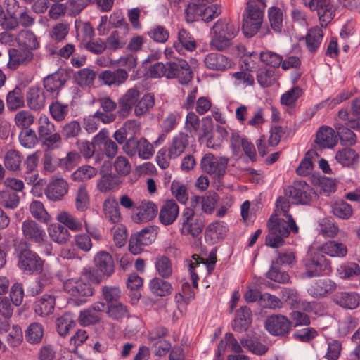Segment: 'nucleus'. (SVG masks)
Returning <instances> with one entry per match:
<instances>
[{"label":"nucleus","instance_id":"60","mask_svg":"<svg viewBox=\"0 0 360 360\" xmlns=\"http://www.w3.org/2000/svg\"><path fill=\"white\" fill-rule=\"evenodd\" d=\"M37 131L40 139L46 137L55 131V126L46 115H41L38 120Z\"/></svg>","mask_w":360,"mask_h":360},{"label":"nucleus","instance_id":"59","mask_svg":"<svg viewBox=\"0 0 360 360\" xmlns=\"http://www.w3.org/2000/svg\"><path fill=\"white\" fill-rule=\"evenodd\" d=\"M332 211L334 215L342 219H349L352 214V206L344 200H339L332 205Z\"/></svg>","mask_w":360,"mask_h":360},{"label":"nucleus","instance_id":"58","mask_svg":"<svg viewBox=\"0 0 360 360\" xmlns=\"http://www.w3.org/2000/svg\"><path fill=\"white\" fill-rule=\"evenodd\" d=\"M30 211L34 218L41 222L47 223L50 220L49 214L40 201H32L30 205Z\"/></svg>","mask_w":360,"mask_h":360},{"label":"nucleus","instance_id":"10","mask_svg":"<svg viewBox=\"0 0 360 360\" xmlns=\"http://www.w3.org/2000/svg\"><path fill=\"white\" fill-rule=\"evenodd\" d=\"M18 266L26 274H39L42 271V262L36 253L26 249L19 255Z\"/></svg>","mask_w":360,"mask_h":360},{"label":"nucleus","instance_id":"33","mask_svg":"<svg viewBox=\"0 0 360 360\" xmlns=\"http://www.w3.org/2000/svg\"><path fill=\"white\" fill-rule=\"evenodd\" d=\"M323 38V32L321 27L314 26L310 28L305 37V44L307 51L314 54L319 49Z\"/></svg>","mask_w":360,"mask_h":360},{"label":"nucleus","instance_id":"1","mask_svg":"<svg viewBox=\"0 0 360 360\" xmlns=\"http://www.w3.org/2000/svg\"><path fill=\"white\" fill-rule=\"evenodd\" d=\"M289 196H281L276 202V211L283 214L286 220L280 218L271 217L267 223L269 233L266 236V245L271 248H278L284 244V238H287L290 231L298 232V226L291 214H288L290 207L288 199Z\"/></svg>","mask_w":360,"mask_h":360},{"label":"nucleus","instance_id":"55","mask_svg":"<svg viewBox=\"0 0 360 360\" xmlns=\"http://www.w3.org/2000/svg\"><path fill=\"white\" fill-rule=\"evenodd\" d=\"M21 146L25 148H32L38 143V138L36 132L31 129L22 130L18 136Z\"/></svg>","mask_w":360,"mask_h":360},{"label":"nucleus","instance_id":"49","mask_svg":"<svg viewBox=\"0 0 360 360\" xmlns=\"http://www.w3.org/2000/svg\"><path fill=\"white\" fill-rule=\"evenodd\" d=\"M95 78L96 72L89 68L81 69L75 75V81L81 87L91 86L93 85Z\"/></svg>","mask_w":360,"mask_h":360},{"label":"nucleus","instance_id":"9","mask_svg":"<svg viewBox=\"0 0 360 360\" xmlns=\"http://www.w3.org/2000/svg\"><path fill=\"white\" fill-rule=\"evenodd\" d=\"M220 13L221 9L217 4L202 6L196 4H189L185 11L188 22L194 21L197 16H200L203 20L209 22L217 17Z\"/></svg>","mask_w":360,"mask_h":360},{"label":"nucleus","instance_id":"6","mask_svg":"<svg viewBox=\"0 0 360 360\" xmlns=\"http://www.w3.org/2000/svg\"><path fill=\"white\" fill-rule=\"evenodd\" d=\"M229 161V158L215 156L212 153H209L202 158L200 167L205 173H207L213 179H220L226 172Z\"/></svg>","mask_w":360,"mask_h":360},{"label":"nucleus","instance_id":"32","mask_svg":"<svg viewBox=\"0 0 360 360\" xmlns=\"http://www.w3.org/2000/svg\"><path fill=\"white\" fill-rule=\"evenodd\" d=\"M65 81L66 75L61 71H57L44 79V87L47 92L57 95Z\"/></svg>","mask_w":360,"mask_h":360},{"label":"nucleus","instance_id":"21","mask_svg":"<svg viewBox=\"0 0 360 360\" xmlns=\"http://www.w3.org/2000/svg\"><path fill=\"white\" fill-rule=\"evenodd\" d=\"M204 63L210 70L223 72L231 67V60L219 53H210L204 58Z\"/></svg>","mask_w":360,"mask_h":360},{"label":"nucleus","instance_id":"42","mask_svg":"<svg viewBox=\"0 0 360 360\" xmlns=\"http://www.w3.org/2000/svg\"><path fill=\"white\" fill-rule=\"evenodd\" d=\"M254 53L255 56L252 57V61L254 59L259 58L264 65L272 68H278L283 62L282 56L271 51L266 50L261 51L259 54Z\"/></svg>","mask_w":360,"mask_h":360},{"label":"nucleus","instance_id":"18","mask_svg":"<svg viewBox=\"0 0 360 360\" xmlns=\"http://www.w3.org/2000/svg\"><path fill=\"white\" fill-rule=\"evenodd\" d=\"M158 213V207L150 201H142L136 208V213L132 216L136 224L146 223L153 219Z\"/></svg>","mask_w":360,"mask_h":360},{"label":"nucleus","instance_id":"27","mask_svg":"<svg viewBox=\"0 0 360 360\" xmlns=\"http://www.w3.org/2000/svg\"><path fill=\"white\" fill-rule=\"evenodd\" d=\"M128 78V72L122 68H118L115 71L105 70L98 75V79L105 85L120 86L125 82Z\"/></svg>","mask_w":360,"mask_h":360},{"label":"nucleus","instance_id":"57","mask_svg":"<svg viewBox=\"0 0 360 360\" xmlns=\"http://www.w3.org/2000/svg\"><path fill=\"white\" fill-rule=\"evenodd\" d=\"M56 219L72 231H77L82 229V222L68 212H61L58 213Z\"/></svg>","mask_w":360,"mask_h":360},{"label":"nucleus","instance_id":"45","mask_svg":"<svg viewBox=\"0 0 360 360\" xmlns=\"http://www.w3.org/2000/svg\"><path fill=\"white\" fill-rule=\"evenodd\" d=\"M155 105L154 96L151 94H145L140 100L138 99L134 108V114L137 117L147 115Z\"/></svg>","mask_w":360,"mask_h":360},{"label":"nucleus","instance_id":"19","mask_svg":"<svg viewBox=\"0 0 360 360\" xmlns=\"http://www.w3.org/2000/svg\"><path fill=\"white\" fill-rule=\"evenodd\" d=\"M9 60L7 63L10 69H16L20 65H27L33 58V53L31 51L25 48L11 49L8 51Z\"/></svg>","mask_w":360,"mask_h":360},{"label":"nucleus","instance_id":"48","mask_svg":"<svg viewBox=\"0 0 360 360\" xmlns=\"http://www.w3.org/2000/svg\"><path fill=\"white\" fill-rule=\"evenodd\" d=\"M44 336V327L37 322L32 323L25 330L26 340L31 344L39 343Z\"/></svg>","mask_w":360,"mask_h":360},{"label":"nucleus","instance_id":"62","mask_svg":"<svg viewBox=\"0 0 360 360\" xmlns=\"http://www.w3.org/2000/svg\"><path fill=\"white\" fill-rule=\"evenodd\" d=\"M159 228L157 226H148L137 233V237L146 246L150 245L156 238Z\"/></svg>","mask_w":360,"mask_h":360},{"label":"nucleus","instance_id":"52","mask_svg":"<svg viewBox=\"0 0 360 360\" xmlns=\"http://www.w3.org/2000/svg\"><path fill=\"white\" fill-rule=\"evenodd\" d=\"M268 15L271 28L275 32H281L283 27V11L278 7L272 6L268 10Z\"/></svg>","mask_w":360,"mask_h":360},{"label":"nucleus","instance_id":"46","mask_svg":"<svg viewBox=\"0 0 360 360\" xmlns=\"http://www.w3.org/2000/svg\"><path fill=\"white\" fill-rule=\"evenodd\" d=\"M18 44L27 50L36 49L39 46L38 40L34 34L30 30H22L17 37Z\"/></svg>","mask_w":360,"mask_h":360},{"label":"nucleus","instance_id":"51","mask_svg":"<svg viewBox=\"0 0 360 360\" xmlns=\"http://www.w3.org/2000/svg\"><path fill=\"white\" fill-rule=\"evenodd\" d=\"M338 276L343 279H351L360 274V266L354 262L343 263L337 269Z\"/></svg>","mask_w":360,"mask_h":360},{"label":"nucleus","instance_id":"64","mask_svg":"<svg viewBox=\"0 0 360 360\" xmlns=\"http://www.w3.org/2000/svg\"><path fill=\"white\" fill-rule=\"evenodd\" d=\"M7 104L11 110H15L24 105V96L20 88L16 87L8 94Z\"/></svg>","mask_w":360,"mask_h":360},{"label":"nucleus","instance_id":"25","mask_svg":"<svg viewBox=\"0 0 360 360\" xmlns=\"http://www.w3.org/2000/svg\"><path fill=\"white\" fill-rule=\"evenodd\" d=\"M188 134L179 132L173 136L168 148V156L171 159H176L188 146Z\"/></svg>","mask_w":360,"mask_h":360},{"label":"nucleus","instance_id":"20","mask_svg":"<svg viewBox=\"0 0 360 360\" xmlns=\"http://www.w3.org/2000/svg\"><path fill=\"white\" fill-rule=\"evenodd\" d=\"M255 56L254 53L249 55L248 58H244L243 63L245 68V71L236 72L232 74V77L235 79V84L236 86H253L255 84L254 77L250 74L253 71L255 66L251 64L252 57Z\"/></svg>","mask_w":360,"mask_h":360},{"label":"nucleus","instance_id":"2","mask_svg":"<svg viewBox=\"0 0 360 360\" xmlns=\"http://www.w3.org/2000/svg\"><path fill=\"white\" fill-rule=\"evenodd\" d=\"M115 272V263L112 257L105 251L98 252L94 259V267L86 271L89 279L99 284L110 277Z\"/></svg>","mask_w":360,"mask_h":360},{"label":"nucleus","instance_id":"11","mask_svg":"<svg viewBox=\"0 0 360 360\" xmlns=\"http://www.w3.org/2000/svg\"><path fill=\"white\" fill-rule=\"evenodd\" d=\"M291 321L283 315L276 314L269 316L264 323L266 330L273 335L283 336L291 328Z\"/></svg>","mask_w":360,"mask_h":360},{"label":"nucleus","instance_id":"4","mask_svg":"<svg viewBox=\"0 0 360 360\" xmlns=\"http://www.w3.org/2000/svg\"><path fill=\"white\" fill-rule=\"evenodd\" d=\"M179 225V231L182 236H191L195 238L198 237L203 231L205 218L193 209L186 207L182 212Z\"/></svg>","mask_w":360,"mask_h":360},{"label":"nucleus","instance_id":"34","mask_svg":"<svg viewBox=\"0 0 360 360\" xmlns=\"http://www.w3.org/2000/svg\"><path fill=\"white\" fill-rule=\"evenodd\" d=\"M335 160L342 167L355 168L359 162V155L355 150L345 148L336 153Z\"/></svg>","mask_w":360,"mask_h":360},{"label":"nucleus","instance_id":"56","mask_svg":"<svg viewBox=\"0 0 360 360\" xmlns=\"http://www.w3.org/2000/svg\"><path fill=\"white\" fill-rule=\"evenodd\" d=\"M155 266L162 278H169L172 274V265L169 259L165 256L157 257Z\"/></svg>","mask_w":360,"mask_h":360},{"label":"nucleus","instance_id":"29","mask_svg":"<svg viewBox=\"0 0 360 360\" xmlns=\"http://www.w3.org/2000/svg\"><path fill=\"white\" fill-rule=\"evenodd\" d=\"M56 297L52 294H44L34 303V312L40 316L51 314L55 307Z\"/></svg>","mask_w":360,"mask_h":360},{"label":"nucleus","instance_id":"53","mask_svg":"<svg viewBox=\"0 0 360 360\" xmlns=\"http://www.w3.org/2000/svg\"><path fill=\"white\" fill-rule=\"evenodd\" d=\"M22 162V157L20 153L15 150H9L4 156L5 167L12 171L20 169Z\"/></svg>","mask_w":360,"mask_h":360},{"label":"nucleus","instance_id":"8","mask_svg":"<svg viewBox=\"0 0 360 360\" xmlns=\"http://www.w3.org/2000/svg\"><path fill=\"white\" fill-rule=\"evenodd\" d=\"M193 77V72L188 62L176 59L167 62V79H177L181 84H187Z\"/></svg>","mask_w":360,"mask_h":360},{"label":"nucleus","instance_id":"23","mask_svg":"<svg viewBox=\"0 0 360 360\" xmlns=\"http://www.w3.org/2000/svg\"><path fill=\"white\" fill-rule=\"evenodd\" d=\"M200 121L198 116L194 112L191 111L188 112L185 120V130L191 134V136H195L197 134H199L200 138L207 136L210 127L208 128L204 126L200 129Z\"/></svg>","mask_w":360,"mask_h":360},{"label":"nucleus","instance_id":"50","mask_svg":"<svg viewBox=\"0 0 360 360\" xmlns=\"http://www.w3.org/2000/svg\"><path fill=\"white\" fill-rule=\"evenodd\" d=\"M315 11H317L321 27H326L335 16V8L330 1Z\"/></svg>","mask_w":360,"mask_h":360},{"label":"nucleus","instance_id":"12","mask_svg":"<svg viewBox=\"0 0 360 360\" xmlns=\"http://www.w3.org/2000/svg\"><path fill=\"white\" fill-rule=\"evenodd\" d=\"M22 232L26 240L35 243L39 245L46 241V233L41 225L35 221L27 219L22 224Z\"/></svg>","mask_w":360,"mask_h":360},{"label":"nucleus","instance_id":"39","mask_svg":"<svg viewBox=\"0 0 360 360\" xmlns=\"http://www.w3.org/2000/svg\"><path fill=\"white\" fill-rule=\"evenodd\" d=\"M105 217L113 224H116L121 220V214L120 212L118 203L115 198H108L105 200L103 205Z\"/></svg>","mask_w":360,"mask_h":360},{"label":"nucleus","instance_id":"44","mask_svg":"<svg viewBox=\"0 0 360 360\" xmlns=\"http://www.w3.org/2000/svg\"><path fill=\"white\" fill-rule=\"evenodd\" d=\"M20 203V196L13 189L0 190V205L7 209H15Z\"/></svg>","mask_w":360,"mask_h":360},{"label":"nucleus","instance_id":"28","mask_svg":"<svg viewBox=\"0 0 360 360\" xmlns=\"http://www.w3.org/2000/svg\"><path fill=\"white\" fill-rule=\"evenodd\" d=\"M139 96V91L135 88H131L122 96L119 101V112L122 116L125 117L129 115L132 107H135Z\"/></svg>","mask_w":360,"mask_h":360},{"label":"nucleus","instance_id":"61","mask_svg":"<svg viewBox=\"0 0 360 360\" xmlns=\"http://www.w3.org/2000/svg\"><path fill=\"white\" fill-rule=\"evenodd\" d=\"M75 29L77 37H82V42L90 40L94 37V29L88 22H75Z\"/></svg>","mask_w":360,"mask_h":360},{"label":"nucleus","instance_id":"26","mask_svg":"<svg viewBox=\"0 0 360 360\" xmlns=\"http://www.w3.org/2000/svg\"><path fill=\"white\" fill-rule=\"evenodd\" d=\"M179 213V207L172 200H167L161 207L159 213L160 221L165 226L172 224Z\"/></svg>","mask_w":360,"mask_h":360},{"label":"nucleus","instance_id":"35","mask_svg":"<svg viewBox=\"0 0 360 360\" xmlns=\"http://www.w3.org/2000/svg\"><path fill=\"white\" fill-rule=\"evenodd\" d=\"M128 30H114L110 32L106 39V48L111 51L123 49L128 41L127 38Z\"/></svg>","mask_w":360,"mask_h":360},{"label":"nucleus","instance_id":"13","mask_svg":"<svg viewBox=\"0 0 360 360\" xmlns=\"http://www.w3.org/2000/svg\"><path fill=\"white\" fill-rule=\"evenodd\" d=\"M264 12L259 11H247L243 18L242 30L245 37L255 36L261 27Z\"/></svg>","mask_w":360,"mask_h":360},{"label":"nucleus","instance_id":"15","mask_svg":"<svg viewBox=\"0 0 360 360\" xmlns=\"http://www.w3.org/2000/svg\"><path fill=\"white\" fill-rule=\"evenodd\" d=\"M126 153L130 155L138 153L143 159H148L153 155V146L146 139L128 140L124 146Z\"/></svg>","mask_w":360,"mask_h":360},{"label":"nucleus","instance_id":"24","mask_svg":"<svg viewBox=\"0 0 360 360\" xmlns=\"http://www.w3.org/2000/svg\"><path fill=\"white\" fill-rule=\"evenodd\" d=\"M68 190V183L62 178L53 179L48 185L45 194L46 197L53 201L61 200Z\"/></svg>","mask_w":360,"mask_h":360},{"label":"nucleus","instance_id":"14","mask_svg":"<svg viewBox=\"0 0 360 360\" xmlns=\"http://www.w3.org/2000/svg\"><path fill=\"white\" fill-rule=\"evenodd\" d=\"M0 333H5V341L11 347H18L23 340L22 330L20 326H11L10 321H0Z\"/></svg>","mask_w":360,"mask_h":360},{"label":"nucleus","instance_id":"37","mask_svg":"<svg viewBox=\"0 0 360 360\" xmlns=\"http://www.w3.org/2000/svg\"><path fill=\"white\" fill-rule=\"evenodd\" d=\"M26 98L27 105L32 110H39L44 106L45 96L39 87H30L27 93Z\"/></svg>","mask_w":360,"mask_h":360},{"label":"nucleus","instance_id":"3","mask_svg":"<svg viewBox=\"0 0 360 360\" xmlns=\"http://www.w3.org/2000/svg\"><path fill=\"white\" fill-rule=\"evenodd\" d=\"M238 29L226 20H219L212 27L210 45L219 51L231 46V40L236 37Z\"/></svg>","mask_w":360,"mask_h":360},{"label":"nucleus","instance_id":"47","mask_svg":"<svg viewBox=\"0 0 360 360\" xmlns=\"http://www.w3.org/2000/svg\"><path fill=\"white\" fill-rule=\"evenodd\" d=\"M117 176L111 173L103 174L97 183L98 189L102 193H107L117 188L120 184Z\"/></svg>","mask_w":360,"mask_h":360},{"label":"nucleus","instance_id":"31","mask_svg":"<svg viewBox=\"0 0 360 360\" xmlns=\"http://www.w3.org/2000/svg\"><path fill=\"white\" fill-rule=\"evenodd\" d=\"M316 143L322 148H333L338 143L335 130L330 127L322 126L316 132Z\"/></svg>","mask_w":360,"mask_h":360},{"label":"nucleus","instance_id":"16","mask_svg":"<svg viewBox=\"0 0 360 360\" xmlns=\"http://www.w3.org/2000/svg\"><path fill=\"white\" fill-rule=\"evenodd\" d=\"M64 290L75 297H85L93 295L91 285L82 278H72L64 283Z\"/></svg>","mask_w":360,"mask_h":360},{"label":"nucleus","instance_id":"22","mask_svg":"<svg viewBox=\"0 0 360 360\" xmlns=\"http://www.w3.org/2000/svg\"><path fill=\"white\" fill-rule=\"evenodd\" d=\"M333 301L346 309H354L359 305V295L355 292L339 291L333 296Z\"/></svg>","mask_w":360,"mask_h":360},{"label":"nucleus","instance_id":"38","mask_svg":"<svg viewBox=\"0 0 360 360\" xmlns=\"http://www.w3.org/2000/svg\"><path fill=\"white\" fill-rule=\"evenodd\" d=\"M178 42H174V46L179 52L184 48L187 51H193L197 45L193 36L184 28H181L177 33Z\"/></svg>","mask_w":360,"mask_h":360},{"label":"nucleus","instance_id":"40","mask_svg":"<svg viewBox=\"0 0 360 360\" xmlns=\"http://www.w3.org/2000/svg\"><path fill=\"white\" fill-rule=\"evenodd\" d=\"M50 238L58 244L66 243L70 238L68 230L59 224H52L48 228Z\"/></svg>","mask_w":360,"mask_h":360},{"label":"nucleus","instance_id":"30","mask_svg":"<svg viewBox=\"0 0 360 360\" xmlns=\"http://www.w3.org/2000/svg\"><path fill=\"white\" fill-rule=\"evenodd\" d=\"M41 155V152L39 150L29 155L24 165L25 166V181L28 184H36L38 178L37 166Z\"/></svg>","mask_w":360,"mask_h":360},{"label":"nucleus","instance_id":"63","mask_svg":"<svg viewBox=\"0 0 360 360\" xmlns=\"http://www.w3.org/2000/svg\"><path fill=\"white\" fill-rule=\"evenodd\" d=\"M181 120V114L174 111L169 112L162 120L161 128L163 132L168 134L174 130Z\"/></svg>","mask_w":360,"mask_h":360},{"label":"nucleus","instance_id":"17","mask_svg":"<svg viewBox=\"0 0 360 360\" xmlns=\"http://www.w3.org/2000/svg\"><path fill=\"white\" fill-rule=\"evenodd\" d=\"M336 284L330 279H318L311 282L307 288L309 294L314 298H321L331 294Z\"/></svg>","mask_w":360,"mask_h":360},{"label":"nucleus","instance_id":"7","mask_svg":"<svg viewBox=\"0 0 360 360\" xmlns=\"http://www.w3.org/2000/svg\"><path fill=\"white\" fill-rule=\"evenodd\" d=\"M326 258L319 250L310 249L303 259L304 271L302 278H311L320 276L325 269Z\"/></svg>","mask_w":360,"mask_h":360},{"label":"nucleus","instance_id":"41","mask_svg":"<svg viewBox=\"0 0 360 360\" xmlns=\"http://www.w3.org/2000/svg\"><path fill=\"white\" fill-rule=\"evenodd\" d=\"M149 288L153 294L160 297L171 294L173 289L169 282L157 277L150 281Z\"/></svg>","mask_w":360,"mask_h":360},{"label":"nucleus","instance_id":"43","mask_svg":"<svg viewBox=\"0 0 360 360\" xmlns=\"http://www.w3.org/2000/svg\"><path fill=\"white\" fill-rule=\"evenodd\" d=\"M321 254H326L330 257H345L347 253V247L340 243L328 241L324 243L320 249Z\"/></svg>","mask_w":360,"mask_h":360},{"label":"nucleus","instance_id":"36","mask_svg":"<svg viewBox=\"0 0 360 360\" xmlns=\"http://www.w3.org/2000/svg\"><path fill=\"white\" fill-rule=\"evenodd\" d=\"M219 195L217 193L212 192L209 193L203 197L193 196L191 198V202L193 207L196 206L198 203L201 204V207L203 212L207 214H212L214 210L216 204L219 201Z\"/></svg>","mask_w":360,"mask_h":360},{"label":"nucleus","instance_id":"5","mask_svg":"<svg viewBox=\"0 0 360 360\" xmlns=\"http://www.w3.org/2000/svg\"><path fill=\"white\" fill-rule=\"evenodd\" d=\"M284 194L289 196L293 203L301 205H309L316 198L311 186L304 181H295L284 189Z\"/></svg>","mask_w":360,"mask_h":360},{"label":"nucleus","instance_id":"54","mask_svg":"<svg viewBox=\"0 0 360 360\" xmlns=\"http://www.w3.org/2000/svg\"><path fill=\"white\" fill-rule=\"evenodd\" d=\"M335 129L343 146H352L356 143V136L349 128L343 125L337 124L335 125Z\"/></svg>","mask_w":360,"mask_h":360}]
</instances>
